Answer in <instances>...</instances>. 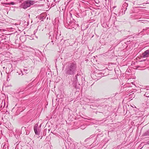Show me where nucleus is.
I'll use <instances>...</instances> for the list:
<instances>
[{"label": "nucleus", "mask_w": 149, "mask_h": 149, "mask_svg": "<svg viewBox=\"0 0 149 149\" xmlns=\"http://www.w3.org/2000/svg\"><path fill=\"white\" fill-rule=\"evenodd\" d=\"M138 1V0H137L136 1H134V4L135 3H136V4H137L138 5H140V4H141V3H137V2Z\"/></svg>", "instance_id": "nucleus-12"}, {"label": "nucleus", "mask_w": 149, "mask_h": 149, "mask_svg": "<svg viewBox=\"0 0 149 149\" xmlns=\"http://www.w3.org/2000/svg\"><path fill=\"white\" fill-rule=\"evenodd\" d=\"M20 72H21V73H22V72H21V71ZM20 74H21V73H19V74L20 75Z\"/></svg>", "instance_id": "nucleus-20"}, {"label": "nucleus", "mask_w": 149, "mask_h": 149, "mask_svg": "<svg viewBox=\"0 0 149 149\" xmlns=\"http://www.w3.org/2000/svg\"><path fill=\"white\" fill-rule=\"evenodd\" d=\"M113 47H111V50L112 49H113Z\"/></svg>", "instance_id": "nucleus-19"}, {"label": "nucleus", "mask_w": 149, "mask_h": 149, "mask_svg": "<svg viewBox=\"0 0 149 149\" xmlns=\"http://www.w3.org/2000/svg\"><path fill=\"white\" fill-rule=\"evenodd\" d=\"M72 148H71V149H76L77 148V144H72L71 145Z\"/></svg>", "instance_id": "nucleus-8"}, {"label": "nucleus", "mask_w": 149, "mask_h": 149, "mask_svg": "<svg viewBox=\"0 0 149 149\" xmlns=\"http://www.w3.org/2000/svg\"><path fill=\"white\" fill-rule=\"evenodd\" d=\"M141 56L143 58H146L149 57V49L146 50L142 53Z\"/></svg>", "instance_id": "nucleus-5"}, {"label": "nucleus", "mask_w": 149, "mask_h": 149, "mask_svg": "<svg viewBox=\"0 0 149 149\" xmlns=\"http://www.w3.org/2000/svg\"><path fill=\"white\" fill-rule=\"evenodd\" d=\"M3 5H10V4L9 3H3Z\"/></svg>", "instance_id": "nucleus-13"}, {"label": "nucleus", "mask_w": 149, "mask_h": 149, "mask_svg": "<svg viewBox=\"0 0 149 149\" xmlns=\"http://www.w3.org/2000/svg\"><path fill=\"white\" fill-rule=\"evenodd\" d=\"M143 135L144 136L149 135V130H148L145 132L143 134Z\"/></svg>", "instance_id": "nucleus-10"}, {"label": "nucleus", "mask_w": 149, "mask_h": 149, "mask_svg": "<svg viewBox=\"0 0 149 149\" xmlns=\"http://www.w3.org/2000/svg\"><path fill=\"white\" fill-rule=\"evenodd\" d=\"M80 128L81 129L84 130L86 128V126L85 125H82L80 127Z\"/></svg>", "instance_id": "nucleus-11"}, {"label": "nucleus", "mask_w": 149, "mask_h": 149, "mask_svg": "<svg viewBox=\"0 0 149 149\" xmlns=\"http://www.w3.org/2000/svg\"><path fill=\"white\" fill-rule=\"evenodd\" d=\"M141 21V20H139V21H138V22H139V21Z\"/></svg>", "instance_id": "nucleus-23"}, {"label": "nucleus", "mask_w": 149, "mask_h": 149, "mask_svg": "<svg viewBox=\"0 0 149 149\" xmlns=\"http://www.w3.org/2000/svg\"><path fill=\"white\" fill-rule=\"evenodd\" d=\"M147 87H145V88H142L141 89V91H143V90H146V91L144 96L147 97H149V89H147Z\"/></svg>", "instance_id": "nucleus-4"}, {"label": "nucleus", "mask_w": 149, "mask_h": 149, "mask_svg": "<svg viewBox=\"0 0 149 149\" xmlns=\"http://www.w3.org/2000/svg\"><path fill=\"white\" fill-rule=\"evenodd\" d=\"M49 44L51 45H53L54 44V43L53 41H52L51 42H50Z\"/></svg>", "instance_id": "nucleus-14"}, {"label": "nucleus", "mask_w": 149, "mask_h": 149, "mask_svg": "<svg viewBox=\"0 0 149 149\" xmlns=\"http://www.w3.org/2000/svg\"><path fill=\"white\" fill-rule=\"evenodd\" d=\"M61 36V32L58 30L56 31H54L53 34V38L55 37L56 39H59V36Z\"/></svg>", "instance_id": "nucleus-3"}, {"label": "nucleus", "mask_w": 149, "mask_h": 149, "mask_svg": "<svg viewBox=\"0 0 149 149\" xmlns=\"http://www.w3.org/2000/svg\"><path fill=\"white\" fill-rule=\"evenodd\" d=\"M9 3L10 4V5H13L14 4V3L13 2H11L10 3Z\"/></svg>", "instance_id": "nucleus-15"}, {"label": "nucleus", "mask_w": 149, "mask_h": 149, "mask_svg": "<svg viewBox=\"0 0 149 149\" xmlns=\"http://www.w3.org/2000/svg\"><path fill=\"white\" fill-rule=\"evenodd\" d=\"M97 137H96L95 139V140L94 141L93 143V145H97L98 143V140L97 141Z\"/></svg>", "instance_id": "nucleus-9"}, {"label": "nucleus", "mask_w": 149, "mask_h": 149, "mask_svg": "<svg viewBox=\"0 0 149 149\" xmlns=\"http://www.w3.org/2000/svg\"><path fill=\"white\" fill-rule=\"evenodd\" d=\"M91 138H92V137H93V135H91Z\"/></svg>", "instance_id": "nucleus-21"}, {"label": "nucleus", "mask_w": 149, "mask_h": 149, "mask_svg": "<svg viewBox=\"0 0 149 149\" xmlns=\"http://www.w3.org/2000/svg\"><path fill=\"white\" fill-rule=\"evenodd\" d=\"M128 6V4L126 3H125L123 5V8H124V9H125L124 10L125 12V10H127V8L126 7Z\"/></svg>", "instance_id": "nucleus-7"}, {"label": "nucleus", "mask_w": 149, "mask_h": 149, "mask_svg": "<svg viewBox=\"0 0 149 149\" xmlns=\"http://www.w3.org/2000/svg\"><path fill=\"white\" fill-rule=\"evenodd\" d=\"M35 3V1L26 0L21 5V8L26 9Z\"/></svg>", "instance_id": "nucleus-2"}, {"label": "nucleus", "mask_w": 149, "mask_h": 149, "mask_svg": "<svg viewBox=\"0 0 149 149\" xmlns=\"http://www.w3.org/2000/svg\"><path fill=\"white\" fill-rule=\"evenodd\" d=\"M116 7V6H114L113 7V8H115Z\"/></svg>", "instance_id": "nucleus-22"}, {"label": "nucleus", "mask_w": 149, "mask_h": 149, "mask_svg": "<svg viewBox=\"0 0 149 149\" xmlns=\"http://www.w3.org/2000/svg\"><path fill=\"white\" fill-rule=\"evenodd\" d=\"M65 68L64 70V74L66 76L72 75L74 74L77 70V66L75 62L69 61L65 64Z\"/></svg>", "instance_id": "nucleus-1"}, {"label": "nucleus", "mask_w": 149, "mask_h": 149, "mask_svg": "<svg viewBox=\"0 0 149 149\" xmlns=\"http://www.w3.org/2000/svg\"><path fill=\"white\" fill-rule=\"evenodd\" d=\"M79 75L78 74V73L77 75H76L75 76V77L76 78V79H77V76H78Z\"/></svg>", "instance_id": "nucleus-16"}, {"label": "nucleus", "mask_w": 149, "mask_h": 149, "mask_svg": "<svg viewBox=\"0 0 149 149\" xmlns=\"http://www.w3.org/2000/svg\"><path fill=\"white\" fill-rule=\"evenodd\" d=\"M74 87L76 88H77L76 86H74Z\"/></svg>", "instance_id": "nucleus-17"}, {"label": "nucleus", "mask_w": 149, "mask_h": 149, "mask_svg": "<svg viewBox=\"0 0 149 149\" xmlns=\"http://www.w3.org/2000/svg\"><path fill=\"white\" fill-rule=\"evenodd\" d=\"M123 9H123V10H124V9L125 10V9H124V8H123Z\"/></svg>", "instance_id": "nucleus-24"}, {"label": "nucleus", "mask_w": 149, "mask_h": 149, "mask_svg": "<svg viewBox=\"0 0 149 149\" xmlns=\"http://www.w3.org/2000/svg\"><path fill=\"white\" fill-rule=\"evenodd\" d=\"M38 124H36L34 127V130L35 132V133L36 134L38 135L39 132H38L37 130H38V132H39V129H38Z\"/></svg>", "instance_id": "nucleus-6"}, {"label": "nucleus", "mask_w": 149, "mask_h": 149, "mask_svg": "<svg viewBox=\"0 0 149 149\" xmlns=\"http://www.w3.org/2000/svg\"><path fill=\"white\" fill-rule=\"evenodd\" d=\"M24 71H26V69H24Z\"/></svg>", "instance_id": "nucleus-18"}]
</instances>
